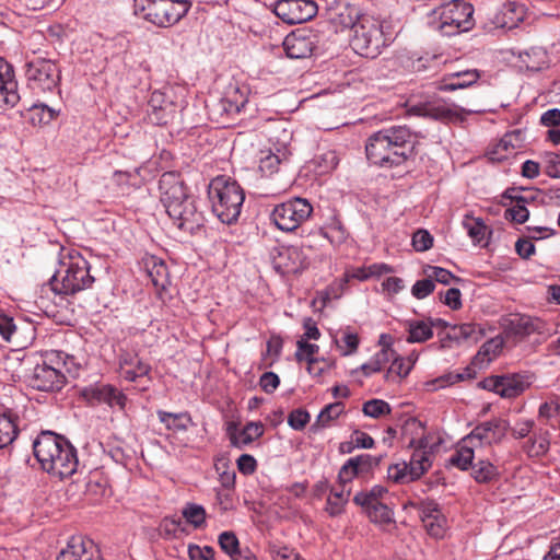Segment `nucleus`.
<instances>
[{"instance_id":"f257e3e1","label":"nucleus","mask_w":560,"mask_h":560,"mask_svg":"<svg viewBox=\"0 0 560 560\" xmlns=\"http://www.w3.org/2000/svg\"><path fill=\"white\" fill-rule=\"evenodd\" d=\"M159 189L166 213L179 230L192 234L203 226V214L198 211L195 198L179 174L164 173L159 180Z\"/></svg>"},{"instance_id":"f03ea898","label":"nucleus","mask_w":560,"mask_h":560,"mask_svg":"<svg viewBox=\"0 0 560 560\" xmlns=\"http://www.w3.org/2000/svg\"><path fill=\"white\" fill-rule=\"evenodd\" d=\"M416 143L417 137L407 126L384 128L368 139L366 158L378 166H398L413 154Z\"/></svg>"},{"instance_id":"7ed1b4c3","label":"nucleus","mask_w":560,"mask_h":560,"mask_svg":"<svg viewBox=\"0 0 560 560\" xmlns=\"http://www.w3.org/2000/svg\"><path fill=\"white\" fill-rule=\"evenodd\" d=\"M34 455L42 468L60 479L72 476L78 468L77 450L63 436L42 432L33 443Z\"/></svg>"},{"instance_id":"20e7f679","label":"nucleus","mask_w":560,"mask_h":560,"mask_svg":"<svg viewBox=\"0 0 560 560\" xmlns=\"http://www.w3.org/2000/svg\"><path fill=\"white\" fill-rule=\"evenodd\" d=\"M90 268L89 261L80 253L63 255L50 281L52 290L58 294L74 295L92 288L95 279Z\"/></svg>"},{"instance_id":"39448f33","label":"nucleus","mask_w":560,"mask_h":560,"mask_svg":"<svg viewBox=\"0 0 560 560\" xmlns=\"http://www.w3.org/2000/svg\"><path fill=\"white\" fill-rule=\"evenodd\" d=\"M208 198L212 212L225 224L234 223L245 200L243 188L233 179L225 176L213 178L208 187Z\"/></svg>"},{"instance_id":"423d86ee","label":"nucleus","mask_w":560,"mask_h":560,"mask_svg":"<svg viewBox=\"0 0 560 560\" xmlns=\"http://www.w3.org/2000/svg\"><path fill=\"white\" fill-rule=\"evenodd\" d=\"M388 38L383 31V23L371 14H365L354 24L350 45L360 56L376 58L384 47L388 45Z\"/></svg>"},{"instance_id":"0eeeda50","label":"nucleus","mask_w":560,"mask_h":560,"mask_svg":"<svg viewBox=\"0 0 560 560\" xmlns=\"http://www.w3.org/2000/svg\"><path fill=\"white\" fill-rule=\"evenodd\" d=\"M190 8V0H136L135 13L159 27H168L183 19Z\"/></svg>"},{"instance_id":"6e6552de","label":"nucleus","mask_w":560,"mask_h":560,"mask_svg":"<svg viewBox=\"0 0 560 560\" xmlns=\"http://www.w3.org/2000/svg\"><path fill=\"white\" fill-rule=\"evenodd\" d=\"M68 358L61 351L46 353L43 364H37L28 376L30 386L43 392L60 390L66 383L62 368L67 364Z\"/></svg>"},{"instance_id":"1a4fd4ad","label":"nucleus","mask_w":560,"mask_h":560,"mask_svg":"<svg viewBox=\"0 0 560 560\" xmlns=\"http://www.w3.org/2000/svg\"><path fill=\"white\" fill-rule=\"evenodd\" d=\"M312 213L313 206L307 199L294 197L277 205L270 213V220L277 229L293 232L306 222Z\"/></svg>"},{"instance_id":"9d476101","label":"nucleus","mask_w":560,"mask_h":560,"mask_svg":"<svg viewBox=\"0 0 560 560\" xmlns=\"http://www.w3.org/2000/svg\"><path fill=\"white\" fill-rule=\"evenodd\" d=\"M25 75L34 93L54 92L61 80V70L56 61L36 58L26 65Z\"/></svg>"},{"instance_id":"9b49d317","label":"nucleus","mask_w":560,"mask_h":560,"mask_svg":"<svg viewBox=\"0 0 560 560\" xmlns=\"http://www.w3.org/2000/svg\"><path fill=\"white\" fill-rule=\"evenodd\" d=\"M474 8L464 0H453L441 8L440 28L445 35L467 32L474 26Z\"/></svg>"},{"instance_id":"f8f14e48","label":"nucleus","mask_w":560,"mask_h":560,"mask_svg":"<svg viewBox=\"0 0 560 560\" xmlns=\"http://www.w3.org/2000/svg\"><path fill=\"white\" fill-rule=\"evenodd\" d=\"M302 246H278L271 252L273 268L281 275L298 273L305 269L308 264V256Z\"/></svg>"},{"instance_id":"ddd939ff","label":"nucleus","mask_w":560,"mask_h":560,"mask_svg":"<svg viewBox=\"0 0 560 560\" xmlns=\"http://www.w3.org/2000/svg\"><path fill=\"white\" fill-rule=\"evenodd\" d=\"M411 112L418 116L431 118L443 124L463 121L469 113L463 107L443 101L424 102L413 105Z\"/></svg>"},{"instance_id":"4468645a","label":"nucleus","mask_w":560,"mask_h":560,"mask_svg":"<svg viewBox=\"0 0 560 560\" xmlns=\"http://www.w3.org/2000/svg\"><path fill=\"white\" fill-rule=\"evenodd\" d=\"M273 12L284 23L300 24L316 15L317 5L313 0H278Z\"/></svg>"},{"instance_id":"2eb2a0df","label":"nucleus","mask_w":560,"mask_h":560,"mask_svg":"<svg viewBox=\"0 0 560 560\" xmlns=\"http://www.w3.org/2000/svg\"><path fill=\"white\" fill-rule=\"evenodd\" d=\"M81 396L91 406L105 404L109 408H118L119 410H124L127 402V396L110 384H94L84 387Z\"/></svg>"},{"instance_id":"dca6fc26","label":"nucleus","mask_w":560,"mask_h":560,"mask_svg":"<svg viewBox=\"0 0 560 560\" xmlns=\"http://www.w3.org/2000/svg\"><path fill=\"white\" fill-rule=\"evenodd\" d=\"M509 430V421L494 418L478 424L467 436L466 443H474L477 447L500 443Z\"/></svg>"},{"instance_id":"f3484780","label":"nucleus","mask_w":560,"mask_h":560,"mask_svg":"<svg viewBox=\"0 0 560 560\" xmlns=\"http://www.w3.org/2000/svg\"><path fill=\"white\" fill-rule=\"evenodd\" d=\"M56 560H102L100 549L92 539L73 536Z\"/></svg>"},{"instance_id":"a211bd4d","label":"nucleus","mask_w":560,"mask_h":560,"mask_svg":"<svg viewBox=\"0 0 560 560\" xmlns=\"http://www.w3.org/2000/svg\"><path fill=\"white\" fill-rule=\"evenodd\" d=\"M380 464L378 458L370 454H360L350 457L340 468L338 479L342 487L351 482L355 477L365 476Z\"/></svg>"},{"instance_id":"6ab92c4d","label":"nucleus","mask_w":560,"mask_h":560,"mask_svg":"<svg viewBox=\"0 0 560 560\" xmlns=\"http://www.w3.org/2000/svg\"><path fill=\"white\" fill-rule=\"evenodd\" d=\"M419 513L428 534L434 538H443L446 530V518L439 504L433 500L421 501Z\"/></svg>"},{"instance_id":"aec40b11","label":"nucleus","mask_w":560,"mask_h":560,"mask_svg":"<svg viewBox=\"0 0 560 560\" xmlns=\"http://www.w3.org/2000/svg\"><path fill=\"white\" fill-rule=\"evenodd\" d=\"M149 106L151 108L149 112L150 120L160 126L173 120L177 112L176 104L163 91L152 92Z\"/></svg>"},{"instance_id":"412c9836","label":"nucleus","mask_w":560,"mask_h":560,"mask_svg":"<svg viewBox=\"0 0 560 560\" xmlns=\"http://www.w3.org/2000/svg\"><path fill=\"white\" fill-rule=\"evenodd\" d=\"M19 101L18 82L14 80L13 69L0 58V110L13 107Z\"/></svg>"},{"instance_id":"4be33fe9","label":"nucleus","mask_w":560,"mask_h":560,"mask_svg":"<svg viewBox=\"0 0 560 560\" xmlns=\"http://www.w3.org/2000/svg\"><path fill=\"white\" fill-rule=\"evenodd\" d=\"M527 385L524 377L517 374L494 376L486 380V387L505 398L518 396L526 389Z\"/></svg>"},{"instance_id":"5701e85b","label":"nucleus","mask_w":560,"mask_h":560,"mask_svg":"<svg viewBox=\"0 0 560 560\" xmlns=\"http://www.w3.org/2000/svg\"><path fill=\"white\" fill-rule=\"evenodd\" d=\"M283 46L288 57L307 58L315 48L314 36L303 31L292 32L284 38Z\"/></svg>"},{"instance_id":"b1692460","label":"nucleus","mask_w":560,"mask_h":560,"mask_svg":"<svg viewBox=\"0 0 560 560\" xmlns=\"http://www.w3.org/2000/svg\"><path fill=\"white\" fill-rule=\"evenodd\" d=\"M366 13H363L359 7L342 2L329 10V20L340 31L346 28L352 31L354 24H358L359 20Z\"/></svg>"},{"instance_id":"393cba45","label":"nucleus","mask_w":560,"mask_h":560,"mask_svg":"<svg viewBox=\"0 0 560 560\" xmlns=\"http://www.w3.org/2000/svg\"><path fill=\"white\" fill-rule=\"evenodd\" d=\"M143 265L158 295L162 299L164 291L171 283L166 264L156 256H150L143 260Z\"/></svg>"},{"instance_id":"a878e982","label":"nucleus","mask_w":560,"mask_h":560,"mask_svg":"<svg viewBox=\"0 0 560 560\" xmlns=\"http://www.w3.org/2000/svg\"><path fill=\"white\" fill-rule=\"evenodd\" d=\"M550 446L549 431L542 427H536L530 435H527L521 444L522 451L529 457L544 456Z\"/></svg>"},{"instance_id":"bb28decb","label":"nucleus","mask_w":560,"mask_h":560,"mask_svg":"<svg viewBox=\"0 0 560 560\" xmlns=\"http://www.w3.org/2000/svg\"><path fill=\"white\" fill-rule=\"evenodd\" d=\"M120 375L130 382L147 376L150 373V365L143 362L137 354L125 353L120 357Z\"/></svg>"},{"instance_id":"cd10ccee","label":"nucleus","mask_w":560,"mask_h":560,"mask_svg":"<svg viewBox=\"0 0 560 560\" xmlns=\"http://www.w3.org/2000/svg\"><path fill=\"white\" fill-rule=\"evenodd\" d=\"M248 100L245 92L238 88L230 89L225 96L218 104L221 115L225 114L226 117L234 118L238 115L246 106Z\"/></svg>"},{"instance_id":"c85d7f7f","label":"nucleus","mask_w":560,"mask_h":560,"mask_svg":"<svg viewBox=\"0 0 560 560\" xmlns=\"http://www.w3.org/2000/svg\"><path fill=\"white\" fill-rule=\"evenodd\" d=\"M480 74L477 70H466L446 75L439 84L440 91H455L475 84Z\"/></svg>"},{"instance_id":"c756f323","label":"nucleus","mask_w":560,"mask_h":560,"mask_svg":"<svg viewBox=\"0 0 560 560\" xmlns=\"http://www.w3.org/2000/svg\"><path fill=\"white\" fill-rule=\"evenodd\" d=\"M19 417L11 409L0 415V450L12 444L19 434Z\"/></svg>"},{"instance_id":"7c9ffc66","label":"nucleus","mask_w":560,"mask_h":560,"mask_svg":"<svg viewBox=\"0 0 560 560\" xmlns=\"http://www.w3.org/2000/svg\"><path fill=\"white\" fill-rule=\"evenodd\" d=\"M545 323L535 317L520 316L511 320L510 329L512 334L521 338L527 337L532 334H542Z\"/></svg>"},{"instance_id":"2f4dec72","label":"nucleus","mask_w":560,"mask_h":560,"mask_svg":"<svg viewBox=\"0 0 560 560\" xmlns=\"http://www.w3.org/2000/svg\"><path fill=\"white\" fill-rule=\"evenodd\" d=\"M483 329L474 323L453 325L447 334L448 339L455 341H471L477 343L483 337Z\"/></svg>"},{"instance_id":"473e14b6","label":"nucleus","mask_w":560,"mask_h":560,"mask_svg":"<svg viewBox=\"0 0 560 560\" xmlns=\"http://www.w3.org/2000/svg\"><path fill=\"white\" fill-rule=\"evenodd\" d=\"M475 447L477 446L474 443H466L464 438L455 452L450 456V465L457 467L460 470H467L468 468H471L475 457Z\"/></svg>"},{"instance_id":"72a5a7b5","label":"nucleus","mask_w":560,"mask_h":560,"mask_svg":"<svg viewBox=\"0 0 560 560\" xmlns=\"http://www.w3.org/2000/svg\"><path fill=\"white\" fill-rule=\"evenodd\" d=\"M407 342L409 343H422L433 337V330L427 319L417 320L409 319L406 322Z\"/></svg>"},{"instance_id":"f704fd0d","label":"nucleus","mask_w":560,"mask_h":560,"mask_svg":"<svg viewBox=\"0 0 560 560\" xmlns=\"http://www.w3.org/2000/svg\"><path fill=\"white\" fill-rule=\"evenodd\" d=\"M58 112L46 104H33L26 113L27 121L34 127H42L50 124L57 118Z\"/></svg>"},{"instance_id":"c9c22d12","label":"nucleus","mask_w":560,"mask_h":560,"mask_svg":"<svg viewBox=\"0 0 560 560\" xmlns=\"http://www.w3.org/2000/svg\"><path fill=\"white\" fill-rule=\"evenodd\" d=\"M515 149L516 148L513 144L512 136L505 135L498 142L489 145L486 155L491 162L499 163L514 155L516 153Z\"/></svg>"},{"instance_id":"e433bc0d","label":"nucleus","mask_w":560,"mask_h":560,"mask_svg":"<svg viewBox=\"0 0 560 560\" xmlns=\"http://www.w3.org/2000/svg\"><path fill=\"white\" fill-rule=\"evenodd\" d=\"M158 418L168 431L180 432L188 429L191 417L188 412L172 413L164 410L156 411Z\"/></svg>"},{"instance_id":"4c0bfd02","label":"nucleus","mask_w":560,"mask_h":560,"mask_svg":"<svg viewBox=\"0 0 560 560\" xmlns=\"http://www.w3.org/2000/svg\"><path fill=\"white\" fill-rule=\"evenodd\" d=\"M504 197L512 200L511 206L505 210V219L518 224L526 222L529 217V211L526 208V198L523 196H512L509 191L504 194Z\"/></svg>"},{"instance_id":"58836bf2","label":"nucleus","mask_w":560,"mask_h":560,"mask_svg":"<svg viewBox=\"0 0 560 560\" xmlns=\"http://www.w3.org/2000/svg\"><path fill=\"white\" fill-rule=\"evenodd\" d=\"M360 505L373 523L389 524L393 522L392 510L382 501L371 503H355Z\"/></svg>"},{"instance_id":"ea45409f","label":"nucleus","mask_w":560,"mask_h":560,"mask_svg":"<svg viewBox=\"0 0 560 560\" xmlns=\"http://www.w3.org/2000/svg\"><path fill=\"white\" fill-rule=\"evenodd\" d=\"M264 434V425L260 421H250L242 428L241 432L237 433V439L233 445L236 448H245L253 442L258 440Z\"/></svg>"},{"instance_id":"a19ab883","label":"nucleus","mask_w":560,"mask_h":560,"mask_svg":"<svg viewBox=\"0 0 560 560\" xmlns=\"http://www.w3.org/2000/svg\"><path fill=\"white\" fill-rule=\"evenodd\" d=\"M416 479H420L432 466V452L416 450L407 464Z\"/></svg>"},{"instance_id":"79ce46f5","label":"nucleus","mask_w":560,"mask_h":560,"mask_svg":"<svg viewBox=\"0 0 560 560\" xmlns=\"http://www.w3.org/2000/svg\"><path fill=\"white\" fill-rule=\"evenodd\" d=\"M182 515L186 523L194 528H203L206 526L207 512L202 505L196 503H186L182 510Z\"/></svg>"},{"instance_id":"37998d69","label":"nucleus","mask_w":560,"mask_h":560,"mask_svg":"<svg viewBox=\"0 0 560 560\" xmlns=\"http://www.w3.org/2000/svg\"><path fill=\"white\" fill-rule=\"evenodd\" d=\"M387 478L394 483H409L416 481V477L411 474L410 468L407 463H398L390 465L387 469Z\"/></svg>"},{"instance_id":"c03bdc74","label":"nucleus","mask_w":560,"mask_h":560,"mask_svg":"<svg viewBox=\"0 0 560 560\" xmlns=\"http://www.w3.org/2000/svg\"><path fill=\"white\" fill-rule=\"evenodd\" d=\"M463 225L474 243L480 244L485 240L487 226L481 219L466 215Z\"/></svg>"},{"instance_id":"a18cd8bd","label":"nucleus","mask_w":560,"mask_h":560,"mask_svg":"<svg viewBox=\"0 0 560 560\" xmlns=\"http://www.w3.org/2000/svg\"><path fill=\"white\" fill-rule=\"evenodd\" d=\"M313 163L315 165L316 173L323 175L334 171L339 163V159L335 151L328 150L317 155Z\"/></svg>"},{"instance_id":"49530a36","label":"nucleus","mask_w":560,"mask_h":560,"mask_svg":"<svg viewBox=\"0 0 560 560\" xmlns=\"http://www.w3.org/2000/svg\"><path fill=\"white\" fill-rule=\"evenodd\" d=\"M322 234L336 247L345 244L349 237L348 231L339 222H334L331 225L323 229Z\"/></svg>"},{"instance_id":"de8ad7c7","label":"nucleus","mask_w":560,"mask_h":560,"mask_svg":"<svg viewBox=\"0 0 560 560\" xmlns=\"http://www.w3.org/2000/svg\"><path fill=\"white\" fill-rule=\"evenodd\" d=\"M472 477L477 482H489L497 475V467L491 464L489 460H479L476 465L471 466Z\"/></svg>"},{"instance_id":"09e8293b","label":"nucleus","mask_w":560,"mask_h":560,"mask_svg":"<svg viewBox=\"0 0 560 560\" xmlns=\"http://www.w3.org/2000/svg\"><path fill=\"white\" fill-rule=\"evenodd\" d=\"M349 491L341 489L340 491L331 490L327 498L326 511L331 516L339 515L343 511V506L348 501Z\"/></svg>"},{"instance_id":"8fccbe9b","label":"nucleus","mask_w":560,"mask_h":560,"mask_svg":"<svg viewBox=\"0 0 560 560\" xmlns=\"http://www.w3.org/2000/svg\"><path fill=\"white\" fill-rule=\"evenodd\" d=\"M219 545L221 549L228 553L232 560L241 555L243 550L240 549V542L233 532H223L219 536Z\"/></svg>"},{"instance_id":"3c124183","label":"nucleus","mask_w":560,"mask_h":560,"mask_svg":"<svg viewBox=\"0 0 560 560\" xmlns=\"http://www.w3.org/2000/svg\"><path fill=\"white\" fill-rule=\"evenodd\" d=\"M362 411L366 417L377 419L383 416L389 415L392 408L389 404L385 400L371 399L363 404Z\"/></svg>"},{"instance_id":"603ef678","label":"nucleus","mask_w":560,"mask_h":560,"mask_svg":"<svg viewBox=\"0 0 560 560\" xmlns=\"http://www.w3.org/2000/svg\"><path fill=\"white\" fill-rule=\"evenodd\" d=\"M536 423L533 419L520 418L514 421L513 424H509L511 435L515 440H525L527 435H530L533 430L536 428Z\"/></svg>"},{"instance_id":"864d4df0","label":"nucleus","mask_w":560,"mask_h":560,"mask_svg":"<svg viewBox=\"0 0 560 560\" xmlns=\"http://www.w3.org/2000/svg\"><path fill=\"white\" fill-rule=\"evenodd\" d=\"M539 418L546 419V424L555 427L552 419L560 418V397H556L540 405Z\"/></svg>"},{"instance_id":"5fc2aeb1","label":"nucleus","mask_w":560,"mask_h":560,"mask_svg":"<svg viewBox=\"0 0 560 560\" xmlns=\"http://www.w3.org/2000/svg\"><path fill=\"white\" fill-rule=\"evenodd\" d=\"M409 428H415L416 430H420L422 432V434L418 439L412 438L408 443V447L413 448V451L422 450V451H431L432 452L433 447L430 444V438H429V435L424 434V429H423L422 424L417 420H412V421H408L406 423V429H409Z\"/></svg>"},{"instance_id":"6e6d98bb","label":"nucleus","mask_w":560,"mask_h":560,"mask_svg":"<svg viewBox=\"0 0 560 560\" xmlns=\"http://www.w3.org/2000/svg\"><path fill=\"white\" fill-rule=\"evenodd\" d=\"M160 530L164 537L175 538L179 534L185 533V527L180 518L166 516L160 523Z\"/></svg>"},{"instance_id":"4d7b16f0","label":"nucleus","mask_w":560,"mask_h":560,"mask_svg":"<svg viewBox=\"0 0 560 560\" xmlns=\"http://www.w3.org/2000/svg\"><path fill=\"white\" fill-rule=\"evenodd\" d=\"M503 15L505 19L504 26L508 28H513L517 25L518 22L523 21L524 8L523 5L510 2L505 5Z\"/></svg>"},{"instance_id":"13d9d810","label":"nucleus","mask_w":560,"mask_h":560,"mask_svg":"<svg viewBox=\"0 0 560 560\" xmlns=\"http://www.w3.org/2000/svg\"><path fill=\"white\" fill-rule=\"evenodd\" d=\"M544 173L552 178H560V154L547 152L542 155Z\"/></svg>"},{"instance_id":"bf43d9fd","label":"nucleus","mask_w":560,"mask_h":560,"mask_svg":"<svg viewBox=\"0 0 560 560\" xmlns=\"http://www.w3.org/2000/svg\"><path fill=\"white\" fill-rule=\"evenodd\" d=\"M296 346L298 350L295 357L299 362H308L310 360L316 359L315 354L319 351V347L317 345L310 343L305 339L301 338L298 340Z\"/></svg>"},{"instance_id":"052dcab7","label":"nucleus","mask_w":560,"mask_h":560,"mask_svg":"<svg viewBox=\"0 0 560 560\" xmlns=\"http://www.w3.org/2000/svg\"><path fill=\"white\" fill-rule=\"evenodd\" d=\"M345 410V405L340 401L327 405L318 415L317 421L326 425L334 419H337Z\"/></svg>"},{"instance_id":"680f3d73","label":"nucleus","mask_w":560,"mask_h":560,"mask_svg":"<svg viewBox=\"0 0 560 560\" xmlns=\"http://www.w3.org/2000/svg\"><path fill=\"white\" fill-rule=\"evenodd\" d=\"M387 490L382 486H375L370 491H362L354 495V503H375L381 501Z\"/></svg>"},{"instance_id":"e2e57ef3","label":"nucleus","mask_w":560,"mask_h":560,"mask_svg":"<svg viewBox=\"0 0 560 560\" xmlns=\"http://www.w3.org/2000/svg\"><path fill=\"white\" fill-rule=\"evenodd\" d=\"M433 245L432 235L425 230H418L412 236V246L417 252H425Z\"/></svg>"},{"instance_id":"0e129e2a","label":"nucleus","mask_w":560,"mask_h":560,"mask_svg":"<svg viewBox=\"0 0 560 560\" xmlns=\"http://www.w3.org/2000/svg\"><path fill=\"white\" fill-rule=\"evenodd\" d=\"M435 284L428 276V278L418 280L411 288V294L418 299L422 300L430 295L434 291Z\"/></svg>"},{"instance_id":"69168bd1","label":"nucleus","mask_w":560,"mask_h":560,"mask_svg":"<svg viewBox=\"0 0 560 560\" xmlns=\"http://www.w3.org/2000/svg\"><path fill=\"white\" fill-rule=\"evenodd\" d=\"M338 347L343 355L352 354L357 351L359 346V337L353 332H345L340 340L337 341Z\"/></svg>"},{"instance_id":"338daca9","label":"nucleus","mask_w":560,"mask_h":560,"mask_svg":"<svg viewBox=\"0 0 560 560\" xmlns=\"http://www.w3.org/2000/svg\"><path fill=\"white\" fill-rule=\"evenodd\" d=\"M270 553L273 560H299L301 556L287 546L271 545Z\"/></svg>"},{"instance_id":"774afa93","label":"nucleus","mask_w":560,"mask_h":560,"mask_svg":"<svg viewBox=\"0 0 560 560\" xmlns=\"http://www.w3.org/2000/svg\"><path fill=\"white\" fill-rule=\"evenodd\" d=\"M188 557L190 560H212L214 557V550L212 547L198 545L188 546Z\"/></svg>"}]
</instances>
